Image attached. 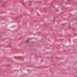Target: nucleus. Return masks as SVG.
Segmentation results:
<instances>
[{
	"label": "nucleus",
	"instance_id": "obj_1",
	"mask_svg": "<svg viewBox=\"0 0 77 77\" xmlns=\"http://www.w3.org/2000/svg\"><path fill=\"white\" fill-rule=\"evenodd\" d=\"M29 42V40H28L25 42V43L26 44H27L28 42Z\"/></svg>",
	"mask_w": 77,
	"mask_h": 77
},
{
	"label": "nucleus",
	"instance_id": "obj_2",
	"mask_svg": "<svg viewBox=\"0 0 77 77\" xmlns=\"http://www.w3.org/2000/svg\"><path fill=\"white\" fill-rule=\"evenodd\" d=\"M2 6H4V5H2Z\"/></svg>",
	"mask_w": 77,
	"mask_h": 77
}]
</instances>
